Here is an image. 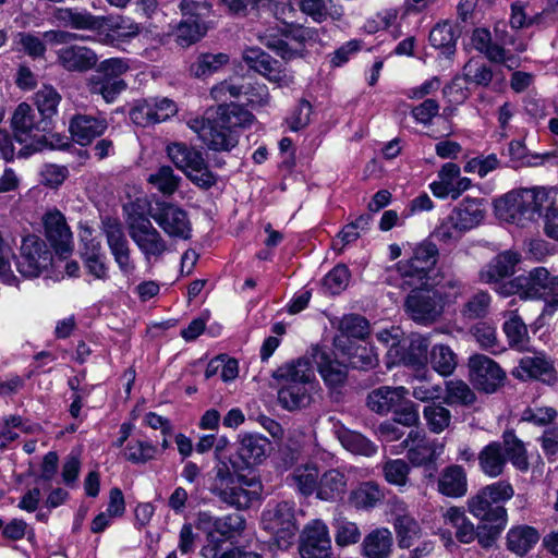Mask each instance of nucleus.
Wrapping results in <instances>:
<instances>
[{
  "mask_svg": "<svg viewBox=\"0 0 558 558\" xmlns=\"http://www.w3.org/2000/svg\"><path fill=\"white\" fill-rule=\"evenodd\" d=\"M504 331L512 349L529 350L530 337L526 325L514 312H511L510 317L505 322Z\"/></svg>",
  "mask_w": 558,
  "mask_h": 558,
  "instance_id": "nucleus-49",
  "label": "nucleus"
},
{
  "mask_svg": "<svg viewBox=\"0 0 558 558\" xmlns=\"http://www.w3.org/2000/svg\"><path fill=\"white\" fill-rule=\"evenodd\" d=\"M395 512L393 527L400 548H410L422 535L418 522L407 512V505L401 500L392 501Z\"/></svg>",
  "mask_w": 558,
  "mask_h": 558,
  "instance_id": "nucleus-22",
  "label": "nucleus"
},
{
  "mask_svg": "<svg viewBox=\"0 0 558 558\" xmlns=\"http://www.w3.org/2000/svg\"><path fill=\"white\" fill-rule=\"evenodd\" d=\"M539 539L538 532L531 526H515L507 534V547L518 556L525 555Z\"/></svg>",
  "mask_w": 558,
  "mask_h": 558,
  "instance_id": "nucleus-44",
  "label": "nucleus"
},
{
  "mask_svg": "<svg viewBox=\"0 0 558 558\" xmlns=\"http://www.w3.org/2000/svg\"><path fill=\"white\" fill-rule=\"evenodd\" d=\"M330 0H298L299 10L315 23H324L331 17Z\"/></svg>",
  "mask_w": 558,
  "mask_h": 558,
  "instance_id": "nucleus-61",
  "label": "nucleus"
},
{
  "mask_svg": "<svg viewBox=\"0 0 558 558\" xmlns=\"http://www.w3.org/2000/svg\"><path fill=\"white\" fill-rule=\"evenodd\" d=\"M349 486V473L341 468L328 469L320 473L316 498L335 502L343 498Z\"/></svg>",
  "mask_w": 558,
  "mask_h": 558,
  "instance_id": "nucleus-20",
  "label": "nucleus"
},
{
  "mask_svg": "<svg viewBox=\"0 0 558 558\" xmlns=\"http://www.w3.org/2000/svg\"><path fill=\"white\" fill-rule=\"evenodd\" d=\"M402 445L408 448L407 457L414 466L434 463L445 450V442L430 439L425 432L412 429Z\"/></svg>",
  "mask_w": 558,
  "mask_h": 558,
  "instance_id": "nucleus-15",
  "label": "nucleus"
},
{
  "mask_svg": "<svg viewBox=\"0 0 558 558\" xmlns=\"http://www.w3.org/2000/svg\"><path fill=\"white\" fill-rule=\"evenodd\" d=\"M245 519L240 513H229L222 517H217L214 521V530L207 533H214L227 543L228 539L240 536L245 530Z\"/></svg>",
  "mask_w": 558,
  "mask_h": 558,
  "instance_id": "nucleus-47",
  "label": "nucleus"
},
{
  "mask_svg": "<svg viewBox=\"0 0 558 558\" xmlns=\"http://www.w3.org/2000/svg\"><path fill=\"white\" fill-rule=\"evenodd\" d=\"M101 230L120 271L126 277L133 275L135 263L131 258V248L122 225L116 219L105 218L101 221Z\"/></svg>",
  "mask_w": 558,
  "mask_h": 558,
  "instance_id": "nucleus-12",
  "label": "nucleus"
},
{
  "mask_svg": "<svg viewBox=\"0 0 558 558\" xmlns=\"http://www.w3.org/2000/svg\"><path fill=\"white\" fill-rule=\"evenodd\" d=\"M475 393L461 379L446 381V402L448 404L471 405L475 402Z\"/></svg>",
  "mask_w": 558,
  "mask_h": 558,
  "instance_id": "nucleus-58",
  "label": "nucleus"
},
{
  "mask_svg": "<svg viewBox=\"0 0 558 558\" xmlns=\"http://www.w3.org/2000/svg\"><path fill=\"white\" fill-rule=\"evenodd\" d=\"M519 262L520 255L517 252L505 251L481 269L480 280L487 284L498 283L499 280L514 272Z\"/></svg>",
  "mask_w": 558,
  "mask_h": 558,
  "instance_id": "nucleus-30",
  "label": "nucleus"
},
{
  "mask_svg": "<svg viewBox=\"0 0 558 558\" xmlns=\"http://www.w3.org/2000/svg\"><path fill=\"white\" fill-rule=\"evenodd\" d=\"M428 362L436 373L447 377L454 372L458 356L449 345L435 344L429 351Z\"/></svg>",
  "mask_w": 558,
  "mask_h": 558,
  "instance_id": "nucleus-46",
  "label": "nucleus"
},
{
  "mask_svg": "<svg viewBox=\"0 0 558 558\" xmlns=\"http://www.w3.org/2000/svg\"><path fill=\"white\" fill-rule=\"evenodd\" d=\"M129 234L147 264L160 260L168 251V244L161 233L145 217H137L131 221Z\"/></svg>",
  "mask_w": 558,
  "mask_h": 558,
  "instance_id": "nucleus-8",
  "label": "nucleus"
},
{
  "mask_svg": "<svg viewBox=\"0 0 558 558\" xmlns=\"http://www.w3.org/2000/svg\"><path fill=\"white\" fill-rule=\"evenodd\" d=\"M295 505L292 501H280L268 507L262 515V523L281 549L288 548L294 541L299 530L295 520Z\"/></svg>",
  "mask_w": 558,
  "mask_h": 558,
  "instance_id": "nucleus-6",
  "label": "nucleus"
},
{
  "mask_svg": "<svg viewBox=\"0 0 558 558\" xmlns=\"http://www.w3.org/2000/svg\"><path fill=\"white\" fill-rule=\"evenodd\" d=\"M58 63L69 72H87L98 62L96 52L81 45H69L57 51Z\"/></svg>",
  "mask_w": 558,
  "mask_h": 558,
  "instance_id": "nucleus-19",
  "label": "nucleus"
},
{
  "mask_svg": "<svg viewBox=\"0 0 558 558\" xmlns=\"http://www.w3.org/2000/svg\"><path fill=\"white\" fill-rule=\"evenodd\" d=\"M52 263V252L47 243L37 235L23 238L16 258L17 271L25 278H36L46 271Z\"/></svg>",
  "mask_w": 558,
  "mask_h": 558,
  "instance_id": "nucleus-7",
  "label": "nucleus"
},
{
  "mask_svg": "<svg viewBox=\"0 0 558 558\" xmlns=\"http://www.w3.org/2000/svg\"><path fill=\"white\" fill-rule=\"evenodd\" d=\"M319 476L320 472L315 463H305L295 466L289 478L302 496L308 497L316 496Z\"/></svg>",
  "mask_w": 558,
  "mask_h": 558,
  "instance_id": "nucleus-40",
  "label": "nucleus"
},
{
  "mask_svg": "<svg viewBox=\"0 0 558 558\" xmlns=\"http://www.w3.org/2000/svg\"><path fill=\"white\" fill-rule=\"evenodd\" d=\"M243 61L254 71L264 75L269 82L276 83L279 87H288L293 84V76L287 71L278 68V61L268 53L256 47L243 50Z\"/></svg>",
  "mask_w": 558,
  "mask_h": 558,
  "instance_id": "nucleus-16",
  "label": "nucleus"
},
{
  "mask_svg": "<svg viewBox=\"0 0 558 558\" xmlns=\"http://www.w3.org/2000/svg\"><path fill=\"white\" fill-rule=\"evenodd\" d=\"M148 182L162 194L171 195L177 191L180 178L174 174L171 167L161 166L155 173L149 175Z\"/></svg>",
  "mask_w": 558,
  "mask_h": 558,
  "instance_id": "nucleus-62",
  "label": "nucleus"
},
{
  "mask_svg": "<svg viewBox=\"0 0 558 558\" xmlns=\"http://www.w3.org/2000/svg\"><path fill=\"white\" fill-rule=\"evenodd\" d=\"M209 25L201 20H181L174 27L172 35L174 41L183 48L198 43L208 32Z\"/></svg>",
  "mask_w": 558,
  "mask_h": 558,
  "instance_id": "nucleus-41",
  "label": "nucleus"
},
{
  "mask_svg": "<svg viewBox=\"0 0 558 558\" xmlns=\"http://www.w3.org/2000/svg\"><path fill=\"white\" fill-rule=\"evenodd\" d=\"M213 472L209 492L227 506L245 510L258 499L262 483L256 477L234 474L223 461L217 463Z\"/></svg>",
  "mask_w": 558,
  "mask_h": 558,
  "instance_id": "nucleus-2",
  "label": "nucleus"
},
{
  "mask_svg": "<svg viewBox=\"0 0 558 558\" xmlns=\"http://www.w3.org/2000/svg\"><path fill=\"white\" fill-rule=\"evenodd\" d=\"M513 374L522 379L535 378L547 384L556 380L554 366L544 356H525L521 359Z\"/></svg>",
  "mask_w": 558,
  "mask_h": 558,
  "instance_id": "nucleus-37",
  "label": "nucleus"
},
{
  "mask_svg": "<svg viewBox=\"0 0 558 558\" xmlns=\"http://www.w3.org/2000/svg\"><path fill=\"white\" fill-rule=\"evenodd\" d=\"M254 116L239 105H220L214 119L192 118L187 126L215 151H229L239 143L238 129L250 126Z\"/></svg>",
  "mask_w": 558,
  "mask_h": 558,
  "instance_id": "nucleus-1",
  "label": "nucleus"
},
{
  "mask_svg": "<svg viewBox=\"0 0 558 558\" xmlns=\"http://www.w3.org/2000/svg\"><path fill=\"white\" fill-rule=\"evenodd\" d=\"M158 453V449L155 445L141 440L133 439L124 448V458L135 464H144L153 460Z\"/></svg>",
  "mask_w": 558,
  "mask_h": 558,
  "instance_id": "nucleus-57",
  "label": "nucleus"
},
{
  "mask_svg": "<svg viewBox=\"0 0 558 558\" xmlns=\"http://www.w3.org/2000/svg\"><path fill=\"white\" fill-rule=\"evenodd\" d=\"M11 125L15 141L22 145L19 156H28L44 148L46 121L28 104L22 102L15 108Z\"/></svg>",
  "mask_w": 558,
  "mask_h": 558,
  "instance_id": "nucleus-3",
  "label": "nucleus"
},
{
  "mask_svg": "<svg viewBox=\"0 0 558 558\" xmlns=\"http://www.w3.org/2000/svg\"><path fill=\"white\" fill-rule=\"evenodd\" d=\"M480 470L488 477L500 476L507 465V456L504 452L502 444L493 441L484 446L477 456Z\"/></svg>",
  "mask_w": 558,
  "mask_h": 558,
  "instance_id": "nucleus-35",
  "label": "nucleus"
},
{
  "mask_svg": "<svg viewBox=\"0 0 558 558\" xmlns=\"http://www.w3.org/2000/svg\"><path fill=\"white\" fill-rule=\"evenodd\" d=\"M392 550L393 536L387 527L374 529L361 543V553L366 558H389Z\"/></svg>",
  "mask_w": 558,
  "mask_h": 558,
  "instance_id": "nucleus-32",
  "label": "nucleus"
},
{
  "mask_svg": "<svg viewBox=\"0 0 558 558\" xmlns=\"http://www.w3.org/2000/svg\"><path fill=\"white\" fill-rule=\"evenodd\" d=\"M504 452L507 456V461L510 460L512 465L522 471L526 472L530 468V463L526 456L524 444L511 432H507L502 436Z\"/></svg>",
  "mask_w": 558,
  "mask_h": 558,
  "instance_id": "nucleus-52",
  "label": "nucleus"
},
{
  "mask_svg": "<svg viewBox=\"0 0 558 558\" xmlns=\"http://www.w3.org/2000/svg\"><path fill=\"white\" fill-rule=\"evenodd\" d=\"M376 337L381 343L390 345L387 352L389 365L404 364L408 366H418L423 364L427 351V343L424 339L411 341L409 351L405 352L398 340V328L384 329Z\"/></svg>",
  "mask_w": 558,
  "mask_h": 558,
  "instance_id": "nucleus-11",
  "label": "nucleus"
},
{
  "mask_svg": "<svg viewBox=\"0 0 558 558\" xmlns=\"http://www.w3.org/2000/svg\"><path fill=\"white\" fill-rule=\"evenodd\" d=\"M445 523L456 529V537L463 544H470L475 539L474 524L465 515L462 508L450 507L444 513Z\"/></svg>",
  "mask_w": 558,
  "mask_h": 558,
  "instance_id": "nucleus-45",
  "label": "nucleus"
},
{
  "mask_svg": "<svg viewBox=\"0 0 558 558\" xmlns=\"http://www.w3.org/2000/svg\"><path fill=\"white\" fill-rule=\"evenodd\" d=\"M410 465L403 459H391L383 465L385 480L395 486L404 487L409 481Z\"/></svg>",
  "mask_w": 558,
  "mask_h": 558,
  "instance_id": "nucleus-60",
  "label": "nucleus"
},
{
  "mask_svg": "<svg viewBox=\"0 0 558 558\" xmlns=\"http://www.w3.org/2000/svg\"><path fill=\"white\" fill-rule=\"evenodd\" d=\"M331 548L328 527L322 520L310 522L302 534L300 554L302 558L327 557Z\"/></svg>",
  "mask_w": 558,
  "mask_h": 558,
  "instance_id": "nucleus-17",
  "label": "nucleus"
},
{
  "mask_svg": "<svg viewBox=\"0 0 558 558\" xmlns=\"http://www.w3.org/2000/svg\"><path fill=\"white\" fill-rule=\"evenodd\" d=\"M471 43L490 62L505 64L510 69L518 65L517 58L501 45L494 43L490 32L485 27H477L473 31Z\"/></svg>",
  "mask_w": 558,
  "mask_h": 558,
  "instance_id": "nucleus-21",
  "label": "nucleus"
},
{
  "mask_svg": "<svg viewBox=\"0 0 558 558\" xmlns=\"http://www.w3.org/2000/svg\"><path fill=\"white\" fill-rule=\"evenodd\" d=\"M457 39L454 26L449 22L438 23L429 32L430 45L447 56L454 53Z\"/></svg>",
  "mask_w": 558,
  "mask_h": 558,
  "instance_id": "nucleus-50",
  "label": "nucleus"
},
{
  "mask_svg": "<svg viewBox=\"0 0 558 558\" xmlns=\"http://www.w3.org/2000/svg\"><path fill=\"white\" fill-rule=\"evenodd\" d=\"M128 87L125 81L111 80L96 70L86 78V88L90 95H97L107 104L114 102Z\"/></svg>",
  "mask_w": 558,
  "mask_h": 558,
  "instance_id": "nucleus-36",
  "label": "nucleus"
},
{
  "mask_svg": "<svg viewBox=\"0 0 558 558\" xmlns=\"http://www.w3.org/2000/svg\"><path fill=\"white\" fill-rule=\"evenodd\" d=\"M108 128L107 120L100 117L77 114L72 118L69 130L76 143L87 145L102 135Z\"/></svg>",
  "mask_w": 558,
  "mask_h": 558,
  "instance_id": "nucleus-28",
  "label": "nucleus"
},
{
  "mask_svg": "<svg viewBox=\"0 0 558 558\" xmlns=\"http://www.w3.org/2000/svg\"><path fill=\"white\" fill-rule=\"evenodd\" d=\"M468 510L492 529L500 531L507 523L506 508L502 505H495L482 489L468 499Z\"/></svg>",
  "mask_w": 558,
  "mask_h": 558,
  "instance_id": "nucleus-18",
  "label": "nucleus"
},
{
  "mask_svg": "<svg viewBox=\"0 0 558 558\" xmlns=\"http://www.w3.org/2000/svg\"><path fill=\"white\" fill-rule=\"evenodd\" d=\"M269 450V441L258 434L246 433L240 436L238 456L246 466L260 464Z\"/></svg>",
  "mask_w": 558,
  "mask_h": 558,
  "instance_id": "nucleus-33",
  "label": "nucleus"
},
{
  "mask_svg": "<svg viewBox=\"0 0 558 558\" xmlns=\"http://www.w3.org/2000/svg\"><path fill=\"white\" fill-rule=\"evenodd\" d=\"M470 379L476 389L494 393L502 386L506 373L490 357L474 354L469 359Z\"/></svg>",
  "mask_w": 558,
  "mask_h": 558,
  "instance_id": "nucleus-14",
  "label": "nucleus"
},
{
  "mask_svg": "<svg viewBox=\"0 0 558 558\" xmlns=\"http://www.w3.org/2000/svg\"><path fill=\"white\" fill-rule=\"evenodd\" d=\"M339 330L342 335L354 339H364L369 333L368 322L356 314L345 315L339 323Z\"/></svg>",
  "mask_w": 558,
  "mask_h": 558,
  "instance_id": "nucleus-64",
  "label": "nucleus"
},
{
  "mask_svg": "<svg viewBox=\"0 0 558 558\" xmlns=\"http://www.w3.org/2000/svg\"><path fill=\"white\" fill-rule=\"evenodd\" d=\"M430 287H413L405 300V310L410 317L422 324L435 322L442 313L437 293Z\"/></svg>",
  "mask_w": 558,
  "mask_h": 558,
  "instance_id": "nucleus-13",
  "label": "nucleus"
},
{
  "mask_svg": "<svg viewBox=\"0 0 558 558\" xmlns=\"http://www.w3.org/2000/svg\"><path fill=\"white\" fill-rule=\"evenodd\" d=\"M312 355L326 386L330 389H336L345 383L348 376L347 365L332 359L327 351L319 348L313 349Z\"/></svg>",
  "mask_w": 558,
  "mask_h": 558,
  "instance_id": "nucleus-23",
  "label": "nucleus"
},
{
  "mask_svg": "<svg viewBox=\"0 0 558 558\" xmlns=\"http://www.w3.org/2000/svg\"><path fill=\"white\" fill-rule=\"evenodd\" d=\"M533 193L534 218L537 219L541 216L557 211L558 206V190L555 187L536 186L531 187Z\"/></svg>",
  "mask_w": 558,
  "mask_h": 558,
  "instance_id": "nucleus-55",
  "label": "nucleus"
},
{
  "mask_svg": "<svg viewBox=\"0 0 558 558\" xmlns=\"http://www.w3.org/2000/svg\"><path fill=\"white\" fill-rule=\"evenodd\" d=\"M345 354L349 363L354 368L368 369L378 363V356L372 347L355 343L349 340Z\"/></svg>",
  "mask_w": 558,
  "mask_h": 558,
  "instance_id": "nucleus-56",
  "label": "nucleus"
},
{
  "mask_svg": "<svg viewBox=\"0 0 558 558\" xmlns=\"http://www.w3.org/2000/svg\"><path fill=\"white\" fill-rule=\"evenodd\" d=\"M383 498L384 493L379 485L374 482H366L351 493L350 501L356 509H371Z\"/></svg>",
  "mask_w": 558,
  "mask_h": 558,
  "instance_id": "nucleus-54",
  "label": "nucleus"
},
{
  "mask_svg": "<svg viewBox=\"0 0 558 558\" xmlns=\"http://www.w3.org/2000/svg\"><path fill=\"white\" fill-rule=\"evenodd\" d=\"M423 418L428 430L433 434H440L451 424V412L440 403H430L423 409Z\"/></svg>",
  "mask_w": 558,
  "mask_h": 558,
  "instance_id": "nucleus-53",
  "label": "nucleus"
},
{
  "mask_svg": "<svg viewBox=\"0 0 558 558\" xmlns=\"http://www.w3.org/2000/svg\"><path fill=\"white\" fill-rule=\"evenodd\" d=\"M452 221L465 232L480 226L486 216L483 199L464 198L451 211Z\"/></svg>",
  "mask_w": 558,
  "mask_h": 558,
  "instance_id": "nucleus-29",
  "label": "nucleus"
},
{
  "mask_svg": "<svg viewBox=\"0 0 558 558\" xmlns=\"http://www.w3.org/2000/svg\"><path fill=\"white\" fill-rule=\"evenodd\" d=\"M438 248L432 242H422L411 258L401 260L396 265L397 271L408 287H432L429 274L437 263Z\"/></svg>",
  "mask_w": 558,
  "mask_h": 558,
  "instance_id": "nucleus-4",
  "label": "nucleus"
},
{
  "mask_svg": "<svg viewBox=\"0 0 558 558\" xmlns=\"http://www.w3.org/2000/svg\"><path fill=\"white\" fill-rule=\"evenodd\" d=\"M554 276L545 267H536L527 275L519 276V282H522V300H539L545 298L546 290L551 283Z\"/></svg>",
  "mask_w": 558,
  "mask_h": 558,
  "instance_id": "nucleus-38",
  "label": "nucleus"
},
{
  "mask_svg": "<svg viewBox=\"0 0 558 558\" xmlns=\"http://www.w3.org/2000/svg\"><path fill=\"white\" fill-rule=\"evenodd\" d=\"M438 492L450 498H460L468 493L465 470L458 464L446 466L437 481Z\"/></svg>",
  "mask_w": 558,
  "mask_h": 558,
  "instance_id": "nucleus-34",
  "label": "nucleus"
},
{
  "mask_svg": "<svg viewBox=\"0 0 558 558\" xmlns=\"http://www.w3.org/2000/svg\"><path fill=\"white\" fill-rule=\"evenodd\" d=\"M463 77L466 83L488 86L493 80V71L480 60L470 59L463 66Z\"/></svg>",
  "mask_w": 558,
  "mask_h": 558,
  "instance_id": "nucleus-59",
  "label": "nucleus"
},
{
  "mask_svg": "<svg viewBox=\"0 0 558 558\" xmlns=\"http://www.w3.org/2000/svg\"><path fill=\"white\" fill-rule=\"evenodd\" d=\"M157 226L171 239L189 240L192 236V223L189 214L172 203H158L149 210Z\"/></svg>",
  "mask_w": 558,
  "mask_h": 558,
  "instance_id": "nucleus-10",
  "label": "nucleus"
},
{
  "mask_svg": "<svg viewBox=\"0 0 558 558\" xmlns=\"http://www.w3.org/2000/svg\"><path fill=\"white\" fill-rule=\"evenodd\" d=\"M227 53H202L190 65V72L194 77L203 78L218 72L229 62Z\"/></svg>",
  "mask_w": 558,
  "mask_h": 558,
  "instance_id": "nucleus-48",
  "label": "nucleus"
},
{
  "mask_svg": "<svg viewBox=\"0 0 558 558\" xmlns=\"http://www.w3.org/2000/svg\"><path fill=\"white\" fill-rule=\"evenodd\" d=\"M278 385H313L314 369L307 357L283 364L274 373Z\"/></svg>",
  "mask_w": 558,
  "mask_h": 558,
  "instance_id": "nucleus-27",
  "label": "nucleus"
},
{
  "mask_svg": "<svg viewBox=\"0 0 558 558\" xmlns=\"http://www.w3.org/2000/svg\"><path fill=\"white\" fill-rule=\"evenodd\" d=\"M83 258L88 272L96 279L106 280L108 278L106 256L101 252V245L99 242L92 240L89 243H86L83 252Z\"/></svg>",
  "mask_w": 558,
  "mask_h": 558,
  "instance_id": "nucleus-51",
  "label": "nucleus"
},
{
  "mask_svg": "<svg viewBox=\"0 0 558 558\" xmlns=\"http://www.w3.org/2000/svg\"><path fill=\"white\" fill-rule=\"evenodd\" d=\"M333 428L337 438L348 451L365 457L377 452V446L362 434L345 428L339 422L333 424Z\"/></svg>",
  "mask_w": 558,
  "mask_h": 558,
  "instance_id": "nucleus-39",
  "label": "nucleus"
},
{
  "mask_svg": "<svg viewBox=\"0 0 558 558\" xmlns=\"http://www.w3.org/2000/svg\"><path fill=\"white\" fill-rule=\"evenodd\" d=\"M201 555L203 558H263L259 553L244 546H229L214 533H206V543Z\"/></svg>",
  "mask_w": 558,
  "mask_h": 558,
  "instance_id": "nucleus-31",
  "label": "nucleus"
},
{
  "mask_svg": "<svg viewBox=\"0 0 558 558\" xmlns=\"http://www.w3.org/2000/svg\"><path fill=\"white\" fill-rule=\"evenodd\" d=\"M167 154L174 166L197 186L209 189L215 185L216 177L199 150L183 143H172L167 146Z\"/></svg>",
  "mask_w": 558,
  "mask_h": 558,
  "instance_id": "nucleus-5",
  "label": "nucleus"
},
{
  "mask_svg": "<svg viewBox=\"0 0 558 558\" xmlns=\"http://www.w3.org/2000/svg\"><path fill=\"white\" fill-rule=\"evenodd\" d=\"M53 16L64 27L77 31H99L106 21L104 16L94 15L78 8H58Z\"/></svg>",
  "mask_w": 558,
  "mask_h": 558,
  "instance_id": "nucleus-26",
  "label": "nucleus"
},
{
  "mask_svg": "<svg viewBox=\"0 0 558 558\" xmlns=\"http://www.w3.org/2000/svg\"><path fill=\"white\" fill-rule=\"evenodd\" d=\"M287 38H289V33H282L274 27L266 28L258 34L259 43L282 59L291 60L301 57V50L290 46Z\"/></svg>",
  "mask_w": 558,
  "mask_h": 558,
  "instance_id": "nucleus-42",
  "label": "nucleus"
},
{
  "mask_svg": "<svg viewBox=\"0 0 558 558\" xmlns=\"http://www.w3.org/2000/svg\"><path fill=\"white\" fill-rule=\"evenodd\" d=\"M313 385H279L278 400L289 411L299 410L311 403Z\"/></svg>",
  "mask_w": 558,
  "mask_h": 558,
  "instance_id": "nucleus-43",
  "label": "nucleus"
},
{
  "mask_svg": "<svg viewBox=\"0 0 558 558\" xmlns=\"http://www.w3.org/2000/svg\"><path fill=\"white\" fill-rule=\"evenodd\" d=\"M61 101L60 94L52 86H43L35 94V104L41 116L49 118L57 113Z\"/></svg>",
  "mask_w": 558,
  "mask_h": 558,
  "instance_id": "nucleus-63",
  "label": "nucleus"
},
{
  "mask_svg": "<svg viewBox=\"0 0 558 558\" xmlns=\"http://www.w3.org/2000/svg\"><path fill=\"white\" fill-rule=\"evenodd\" d=\"M409 390L403 386H381L372 390L367 397V405L378 414H388L403 404Z\"/></svg>",
  "mask_w": 558,
  "mask_h": 558,
  "instance_id": "nucleus-25",
  "label": "nucleus"
},
{
  "mask_svg": "<svg viewBox=\"0 0 558 558\" xmlns=\"http://www.w3.org/2000/svg\"><path fill=\"white\" fill-rule=\"evenodd\" d=\"M532 204L534 203L531 189H519L497 199L495 210L499 219L525 226L526 222L535 220Z\"/></svg>",
  "mask_w": 558,
  "mask_h": 558,
  "instance_id": "nucleus-9",
  "label": "nucleus"
},
{
  "mask_svg": "<svg viewBox=\"0 0 558 558\" xmlns=\"http://www.w3.org/2000/svg\"><path fill=\"white\" fill-rule=\"evenodd\" d=\"M45 234L57 251L69 252L72 232L63 214L57 209L48 210L43 217Z\"/></svg>",
  "mask_w": 558,
  "mask_h": 558,
  "instance_id": "nucleus-24",
  "label": "nucleus"
}]
</instances>
